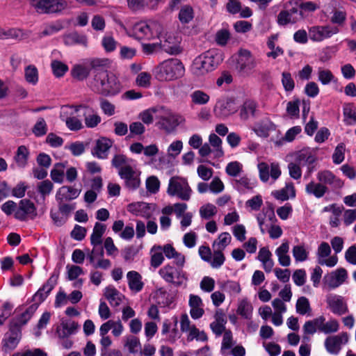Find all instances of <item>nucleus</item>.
<instances>
[{
	"label": "nucleus",
	"instance_id": "4d7b16f0",
	"mask_svg": "<svg viewBox=\"0 0 356 356\" xmlns=\"http://www.w3.org/2000/svg\"><path fill=\"white\" fill-rule=\"evenodd\" d=\"M292 254L296 262H302L308 259L309 251L304 245H297L293 247Z\"/></svg>",
	"mask_w": 356,
	"mask_h": 356
},
{
	"label": "nucleus",
	"instance_id": "39448f33",
	"mask_svg": "<svg viewBox=\"0 0 356 356\" xmlns=\"http://www.w3.org/2000/svg\"><path fill=\"white\" fill-rule=\"evenodd\" d=\"M184 74V67L181 62L176 58L163 61L159 67L158 75L159 79L171 81L182 76Z\"/></svg>",
	"mask_w": 356,
	"mask_h": 356
},
{
	"label": "nucleus",
	"instance_id": "69168bd1",
	"mask_svg": "<svg viewBox=\"0 0 356 356\" xmlns=\"http://www.w3.org/2000/svg\"><path fill=\"white\" fill-rule=\"evenodd\" d=\"M216 213L217 209L216 206L210 203L202 206L200 209V215L204 219H210L215 216Z\"/></svg>",
	"mask_w": 356,
	"mask_h": 356
},
{
	"label": "nucleus",
	"instance_id": "774afa93",
	"mask_svg": "<svg viewBox=\"0 0 356 356\" xmlns=\"http://www.w3.org/2000/svg\"><path fill=\"white\" fill-rule=\"evenodd\" d=\"M243 170V165L238 161L229 163L226 168V173L231 177H237Z\"/></svg>",
	"mask_w": 356,
	"mask_h": 356
},
{
	"label": "nucleus",
	"instance_id": "20e7f679",
	"mask_svg": "<svg viewBox=\"0 0 356 356\" xmlns=\"http://www.w3.org/2000/svg\"><path fill=\"white\" fill-rule=\"evenodd\" d=\"M167 193L170 196L177 197L181 200L188 201L191 199L192 189L186 179L175 176L169 180Z\"/></svg>",
	"mask_w": 356,
	"mask_h": 356
},
{
	"label": "nucleus",
	"instance_id": "a878e982",
	"mask_svg": "<svg viewBox=\"0 0 356 356\" xmlns=\"http://www.w3.org/2000/svg\"><path fill=\"white\" fill-rule=\"evenodd\" d=\"M36 310V305L29 306L21 314L13 318L10 325H12V327L21 330V327L28 323Z\"/></svg>",
	"mask_w": 356,
	"mask_h": 356
},
{
	"label": "nucleus",
	"instance_id": "f704fd0d",
	"mask_svg": "<svg viewBox=\"0 0 356 356\" xmlns=\"http://www.w3.org/2000/svg\"><path fill=\"white\" fill-rule=\"evenodd\" d=\"M104 295L112 307L119 306L124 298V296L113 286L106 287Z\"/></svg>",
	"mask_w": 356,
	"mask_h": 356
},
{
	"label": "nucleus",
	"instance_id": "58836bf2",
	"mask_svg": "<svg viewBox=\"0 0 356 356\" xmlns=\"http://www.w3.org/2000/svg\"><path fill=\"white\" fill-rule=\"evenodd\" d=\"M275 129V125L268 120H262L255 124L253 128L256 134L260 137L266 138L270 131Z\"/></svg>",
	"mask_w": 356,
	"mask_h": 356
},
{
	"label": "nucleus",
	"instance_id": "f257e3e1",
	"mask_svg": "<svg viewBox=\"0 0 356 356\" xmlns=\"http://www.w3.org/2000/svg\"><path fill=\"white\" fill-rule=\"evenodd\" d=\"M94 90L103 96L113 97L122 90L119 79L112 72H100L95 76Z\"/></svg>",
	"mask_w": 356,
	"mask_h": 356
},
{
	"label": "nucleus",
	"instance_id": "72a5a7b5",
	"mask_svg": "<svg viewBox=\"0 0 356 356\" xmlns=\"http://www.w3.org/2000/svg\"><path fill=\"white\" fill-rule=\"evenodd\" d=\"M127 279L129 289L134 293L140 292L144 286L142 276L135 270H131L127 274Z\"/></svg>",
	"mask_w": 356,
	"mask_h": 356
},
{
	"label": "nucleus",
	"instance_id": "13d9d810",
	"mask_svg": "<svg viewBox=\"0 0 356 356\" xmlns=\"http://www.w3.org/2000/svg\"><path fill=\"white\" fill-rule=\"evenodd\" d=\"M29 154V152L25 146L22 145L18 147L15 159L19 167L24 168L26 166Z\"/></svg>",
	"mask_w": 356,
	"mask_h": 356
},
{
	"label": "nucleus",
	"instance_id": "a211bd4d",
	"mask_svg": "<svg viewBox=\"0 0 356 356\" xmlns=\"http://www.w3.org/2000/svg\"><path fill=\"white\" fill-rule=\"evenodd\" d=\"M83 110L85 124L88 128L96 127L101 122V117L91 107L86 104L74 106V112Z\"/></svg>",
	"mask_w": 356,
	"mask_h": 356
},
{
	"label": "nucleus",
	"instance_id": "2eb2a0df",
	"mask_svg": "<svg viewBox=\"0 0 356 356\" xmlns=\"http://www.w3.org/2000/svg\"><path fill=\"white\" fill-rule=\"evenodd\" d=\"M317 149L311 147H305L295 154V161L302 166L307 165L308 175L314 170V163L317 159Z\"/></svg>",
	"mask_w": 356,
	"mask_h": 356
},
{
	"label": "nucleus",
	"instance_id": "e433bc0d",
	"mask_svg": "<svg viewBox=\"0 0 356 356\" xmlns=\"http://www.w3.org/2000/svg\"><path fill=\"white\" fill-rule=\"evenodd\" d=\"M90 70L88 62L84 61L75 64L72 68L71 74L74 79L82 81L89 76Z\"/></svg>",
	"mask_w": 356,
	"mask_h": 356
},
{
	"label": "nucleus",
	"instance_id": "f8f14e48",
	"mask_svg": "<svg viewBox=\"0 0 356 356\" xmlns=\"http://www.w3.org/2000/svg\"><path fill=\"white\" fill-rule=\"evenodd\" d=\"M327 309L334 314L342 316L348 313V306L345 298L339 295L329 293L325 297Z\"/></svg>",
	"mask_w": 356,
	"mask_h": 356
},
{
	"label": "nucleus",
	"instance_id": "9b49d317",
	"mask_svg": "<svg viewBox=\"0 0 356 356\" xmlns=\"http://www.w3.org/2000/svg\"><path fill=\"white\" fill-rule=\"evenodd\" d=\"M156 38L159 40L161 49L166 53L177 54L180 52L179 39L172 33L165 31L164 28L159 35L156 36Z\"/></svg>",
	"mask_w": 356,
	"mask_h": 356
},
{
	"label": "nucleus",
	"instance_id": "680f3d73",
	"mask_svg": "<svg viewBox=\"0 0 356 356\" xmlns=\"http://www.w3.org/2000/svg\"><path fill=\"white\" fill-rule=\"evenodd\" d=\"M344 121L348 125L356 124V111L351 105H347L343 108Z\"/></svg>",
	"mask_w": 356,
	"mask_h": 356
},
{
	"label": "nucleus",
	"instance_id": "0e129e2a",
	"mask_svg": "<svg viewBox=\"0 0 356 356\" xmlns=\"http://www.w3.org/2000/svg\"><path fill=\"white\" fill-rule=\"evenodd\" d=\"M296 312L297 313L305 315L311 311L310 304L309 300L305 297H300L296 302Z\"/></svg>",
	"mask_w": 356,
	"mask_h": 356
},
{
	"label": "nucleus",
	"instance_id": "c85d7f7f",
	"mask_svg": "<svg viewBox=\"0 0 356 356\" xmlns=\"http://www.w3.org/2000/svg\"><path fill=\"white\" fill-rule=\"evenodd\" d=\"M318 181L323 185H330L334 188H341L343 186V182L334 175V174L329 170L319 171L316 175Z\"/></svg>",
	"mask_w": 356,
	"mask_h": 356
},
{
	"label": "nucleus",
	"instance_id": "6ab92c4d",
	"mask_svg": "<svg viewBox=\"0 0 356 356\" xmlns=\"http://www.w3.org/2000/svg\"><path fill=\"white\" fill-rule=\"evenodd\" d=\"M257 220L262 234H264L271 224L276 220L274 209L272 207H264L257 215Z\"/></svg>",
	"mask_w": 356,
	"mask_h": 356
},
{
	"label": "nucleus",
	"instance_id": "5fc2aeb1",
	"mask_svg": "<svg viewBox=\"0 0 356 356\" xmlns=\"http://www.w3.org/2000/svg\"><path fill=\"white\" fill-rule=\"evenodd\" d=\"M124 346L130 353L135 354L140 349L141 344L138 337L129 335L125 337Z\"/></svg>",
	"mask_w": 356,
	"mask_h": 356
},
{
	"label": "nucleus",
	"instance_id": "a18cd8bd",
	"mask_svg": "<svg viewBox=\"0 0 356 356\" xmlns=\"http://www.w3.org/2000/svg\"><path fill=\"white\" fill-rule=\"evenodd\" d=\"M232 236L228 232H222L219 234L218 238L213 243V250L223 251L225 248L231 243Z\"/></svg>",
	"mask_w": 356,
	"mask_h": 356
},
{
	"label": "nucleus",
	"instance_id": "412c9836",
	"mask_svg": "<svg viewBox=\"0 0 356 356\" xmlns=\"http://www.w3.org/2000/svg\"><path fill=\"white\" fill-rule=\"evenodd\" d=\"M74 112V106H65L62 108L60 118L65 122V124L71 131H78L83 128L81 121L76 117H68L67 115L73 114Z\"/></svg>",
	"mask_w": 356,
	"mask_h": 356
},
{
	"label": "nucleus",
	"instance_id": "8fccbe9b",
	"mask_svg": "<svg viewBox=\"0 0 356 356\" xmlns=\"http://www.w3.org/2000/svg\"><path fill=\"white\" fill-rule=\"evenodd\" d=\"M318 80L324 86L337 81L334 75L330 70L323 67L318 69Z\"/></svg>",
	"mask_w": 356,
	"mask_h": 356
},
{
	"label": "nucleus",
	"instance_id": "c9c22d12",
	"mask_svg": "<svg viewBox=\"0 0 356 356\" xmlns=\"http://www.w3.org/2000/svg\"><path fill=\"white\" fill-rule=\"evenodd\" d=\"M163 253L168 259H174L175 264L179 267H182L185 263V257L176 250L170 244H165L161 246Z\"/></svg>",
	"mask_w": 356,
	"mask_h": 356
},
{
	"label": "nucleus",
	"instance_id": "37998d69",
	"mask_svg": "<svg viewBox=\"0 0 356 356\" xmlns=\"http://www.w3.org/2000/svg\"><path fill=\"white\" fill-rule=\"evenodd\" d=\"M191 103L194 105H206L210 101V96L202 90H195L190 95Z\"/></svg>",
	"mask_w": 356,
	"mask_h": 356
},
{
	"label": "nucleus",
	"instance_id": "de8ad7c7",
	"mask_svg": "<svg viewBox=\"0 0 356 356\" xmlns=\"http://www.w3.org/2000/svg\"><path fill=\"white\" fill-rule=\"evenodd\" d=\"M151 266L158 268L164 261L161 245H154L151 249Z\"/></svg>",
	"mask_w": 356,
	"mask_h": 356
},
{
	"label": "nucleus",
	"instance_id": "603ef678",
	"mask_svg": "<svg viewBox=\"0 0 356 356\" xmlns=\"http://www.w3.org/2000/svg\"><path fill=\"white\" fill-rule=\"evenodd\" d=\"M178 17L181 24H188L194 17L193 8L189 5H184L181 6Z\"/></svg>",
	"mask_w": 356,
	"mask_h": 356
},
{
	"label": "nucleus",
	"instance_id": "5701e85b",
	"mask_svg": "<svg viewBox=\"0 0 356 356\" xmlns=\"http://www.w3.org/2000/svg\"><path fill=\"white\" fill-rule=\"evenodd\" d=\"M113 141L107 138L102 137L96 140L92 154L99 159H105L108 157V151L113 145Z\"/></svg>",
	"mask_w": 356,
	"mask_h": 356
},
{
	"label": "nucleus",
	"instance_id": "7ed1b4c3",
	"mask_svg": "<svg viewBox=\"0 0 356 356\" xmlns=\"http://www.w3.org/2000/svg\"><path fill=\"white\" fill-rule=\"evenodd\" d=\"M163 25L157 21L140 22L132 29L133 35L137 39L152 40L163 31Z\"/></svg>",
	"mask_w": 356,
	"mask_h": 356
},
{
	"label": "nucleus",
	"instance_id": "423d86ee",
	"mask_svg": "<svg viewBox=\"0 0 356 356\" xmlns=\"http://www.w3.org/2000/svg\"><path fill=\"white\" fill-rule=\"evenodd\" d=\"M258 59L248 49H241L236 59V70L242 75L249 76L256 72Z\"/></svg>",
	"mask_w": 356,
	"mask_h": 356
},
{
	"label": "nucleus",
	"instance_id": "b1692460",
	"mask_svg": "<svg viewBox=\"0 0 356 356\" xmlns=\"http://www.w3.org/2000/svg\"><path fill=\"white\" fill-rule=\"evenodd\" d=\"M79 328L78 323L67 319H61L60 325L57 327L56 332L60 338L65 339L77 332Z\"/></svg>",
	"mask_w": 356,
	"mask_h": 356
},
{
	"label": "nucleus",
	"instance_id": "4be33fe9",
	"mask_svg": "<svg viewBox=\"0 0 356 356\" xmlns=\"http://www.w3.org/2000/svg\"><path fill=\"white\" fill-rule=\"evenodd\" d=\"M347 278V272L344 268H339L324 277L325 284L330 289L341 286Z\"/></svg>",
	"mask_w": 356,
	"mask_h": 356
},
{
	"label": "nucleus",
	"instance_id": "9d476101",
	"mask_svg": "<svg viewBox=\"0 0 356 356\" xmlns=\"http://www.w3.org/2000/svg\"><path fill=\"white\" fill-rule=\"evenodd\" d=\"M159 273L165 282L172 283L177 286L182 285L187 280L185 273L181 270L177 269L170 265L162 267Z\"/></svg>",
	"mask_w": 356,
	"mask_h": 356
},
{
	"label": "nucleus",
	"instance_id": "6e6552de",
	"mask_svg": "<svg viewBox=\"0 0 356 356\" xmlns=\"http://www.w3.org/2000/svg\"><path fill=\"white\" fill-rule=\"evenodd\" d=\"M31 5L40 14H53L61 12L66 7L63 0H30Z\"/></svg>",
	"mask_w": 356,
	"mask_h": 356
},
{
	"label": "nucleus",
	"instance_id": "1a4fd4ad",
	"mask_svg": "<svg viewBox=\"0 0 356 356\" xmlns=\"http://www.w3.org/2000/svg\"><path fill=\"white\" fill-rule=\"evenodd\" d=\"M302 17V11L299 9V4L297 2L290 1L286 9L279 13L277 22L280 25L285 26L289 24H295Z\"/></svg>",
	"mask_w": 356,
	"mask_h": 356
},
{
	"label": "nucleus",
	"instance_id": "e2e57ef3",
	"mask_svg": "<svg viewBox=\"0 0 356 356\" xmlns=\"http://www.w3.org/2000/svg\"><path fill=\"white\" fill-rule=\"evenodd\" d=\"M25 79L31 84L35 85L38 81V73L37 68L33 65H29L24 72Z\"/></svg>",
	"mask_w": 356,
	"mask_h": 356
},
{
	"label": "nucleus",
	"instance_id": "bb28decb",
	"mask_svg": "<svg viewBox=\"0 0 356 356\" xmlns=\"http://www.w3.org/2000/svg\"><path fill=\"white\" fill-rule=\"evenodd\" d=\"M20 339L21 330L17 328H13L10 325L9 332L6 333L3 340L5 350L8 351L15 349L19 343Z\"/></svg>",
	"mask_w": 356,
	"mask_h": 356
},
{
	"label": "nucleus",
	"instance_id": "4468645a",
	"mask_svg": "<svg viewBox=\"0 0 356 356\" xmlns=\"http://www.w3.org/2000/svg\"><path fill=\"white\" fill-rule=\"evenodd\" d=\"M259 176L261 181L266 183L270 177L276 181L281 175L282 171L278 163L273 162L269 165L267 163L261 162L257 165Z\"/></svg>",
	"mask_w": 356,
	"mask_h": 356
},
{
	"label": "nucleus",
	"instance_id": "6e6d98bb",
	"mask_svg": "<svg viewBox=\"0 0 356 356\" xmlns=\"http://www.w3.org/2000/svg\"><path fill=\"white\" fill-rule=\"evenodd\" d=\"M159 108H151L143 111L139 114V119L146 124H150L154 122V119L158 118Z\"/></svg>",
	"mask_w": 356,
	"mask_h": 356
},
{
	"label": "nucleus",
	"instance_id": "c756f323",
	"mask_svg": "<svg viewBox=\"0 0 356 356\" xmlns=\"http://www.w3.org/2000/svg\"><path fill=\"white\" fill-rule=\"evenodd\" d=\"M81 193V190L72 186H63L56 192V199L58 202L76 199Z\"/></svg>",
	"mask_w": 356,
	"mask_h": 356
},
{
	"label": "nucleus",
	"instance_id": "3c124183",
	"mask_svg": "<svg viewBox=\"0 0 356 356\" xmlns=\"http://www.w3.org/2000/svg\"><path fill=\"white\" fill-rule=\"evenodd\" d=\"M64 43L68 46L75 44H82L86 46L87 44V39L86 36L79 35L77 33H72L64 37Z\"/></svg>",
	"mask_w": 356,
	"mask_h": 356
},
{
	"label": "nucleus",
	"instance_id": "2f4dec72",
	"mask_svg": "<svg viewBox=\"0 0 356 356\" xmlns=\"http://www.w3.org/2000/svg\"><path fill=\"white\" fill-rule=\"evenodd\" d=\"M257 259L261 262L263 268L266 273L272 271L275 262L272 259V253L268 248L263 247L259 250Z\"/></svg>",
	"mask_w": 356,
	"mask_h": 356
},
{
	"label": "nucleus",
	"instance_id": "79ce46f5",
	"mask_svg": "<svg viewBox=\"0 0 356 356\" xmlns=\"http://www.w3.org/2000/svg\"><path fill=\"white\" fill-rule=\"evenodd\" d=\"M257 111V104L252 100L244 102L240 111V117L243 120H246L250 117H254Z\"/></svg>",
	"mask_w": 356,
	"mask_h": 356
},
{
	"label": "nucleus",
	"instance_id": "052dcab7",
	"mask_svg": "<svg viewBox=\"0 0 356 356\" xmlns=\"http://www.w3.org/2000/svg\"><path fill=\"white\" fill-rule=\"evenodd\" d=\"M53 188L54 184L49 179L40 181L37 184V191L43 199H44L51 193Z\"/></svg>",
	"mask_w": 356,
	"mask_h": 356
},
{
	"label": "nucleus",
	"instance_id": "49530a36",
	"mask_svg": "<svg viewBox=\"0 0 356 356\" xmlns=\"http://www.w3.org/2000/svg\"><path fill=\"white\" fill-rule=\"evenodd\" d=\"M209 143L213 147V154L216 158L222 157L224 152L222 148V140L215 134H211L209 138Z\"/></svg>",
	"mask_w": 356,
	"mask_h": 356
},
{
	"label": "nucleus",
	"instance_id": "dca6fc26",
	"mask_svg": "<svg viewBox=\"0 0 356 356\" xmlns=\"http://www.w3.org/2000/svg\"><path fill=\"white\" fill-rule=\"evenodd\" d=\"M234 102L227 97L219 98L213 108L215 115L219 118L225 119L236 111Z\"/></svg>",
	"mask_w": 356,
	"mask_h": 356
},
{
	"label": "nucleus",
	"instance_id": "4c0bfd02",
	"mask_svg": "<svg viewBox=\"0 0 356 356\" xmlns=\"http://www.w3.org/2000/svg\"><path fill=\"white\" fill-rule=\"evenodd\" d=\"M326 186L314 181H310L305 186V191L307 194L314 195L316 198H321L327 192Z\"/></svg>",
	"mask_w": 356,
	"mask_h": 356
},
{
	"label": "nucleus",
	"instance_id": "473e14b6",
	"mask_svg": "<svg viewBox=\"0 0 356 356\" xmlns=\"http://www.w3.org/2000/svg\"><path fill=\"white\" fill-rule=\"evenodd\" d=\"M289 244L288 241L283 242L275 251L280 265L287 267L291 264V258L289 254Z\"/></svg>",
	"mask_w": 356,
	"mask_h": 356
},
{
	"label": "nucleus",
	"instance_id": "ea45409f",
	"mask_svg": "<svg viewBox=\"0 0 356 356\" xmlns=\"http://www.w3.org/2000/svg\"><path fill=\"white\" fill-rule=\"evenodd\" d=\"M273 195L277 199L282 201H285L289 198H294L296 197V190L293 184L288 183L285 187L280 190L273 191Z\"/></svg>",
	"mask_w": 356,
	"mask_h": 356
},
{
	"label": "nucleus",
	"instance_id": "cd10ccee",
	"mask_svg": "<svg viewBox=\"0 0 356 356\" xmlns=\"http://www.w3.org/2000/svg\"><path fill=\"white\" fill-rule=\"evenodd\" d=\"M188 305L190 307V314L193 319H199L204 315L203 302L199 296L191 294L189 296Z\"/></svg>",
	"mask_w": 356,
	"mask_h": 356
},
{
	"label": "nucleus",
	"instance_id": "338daca9",
	"mask_svg": "<svg viewBox=\"0 0 356 356\" xmlns=\"http://www.w3.org/2000/svg\"><path fill=\"white\" fill-rule=\"evenodd\" d=\"M54 74L57 77L63 76L68 70V67L63 63L54 60L51 64Z\"/></svg>",
	"mask_w": 356,
	"mask_h": 356
},
{
	"label": "nucleus",
	"instance_id": "7c9ffc66",
	"mask_svg": "<svg viewBox=\"0 0 356 356\" xmlns=\"http://www.w3.org/2000/svg\"><path fill=\"white\" fill-rule=\"evenodd\" d=\"M227 318L222 309H218L214 314V321L210 325L213 332L217 336H220L225 330V324Z\"/></svg>",
	"mask_w": 356,
	"mask_h": 356
},
{
	"label": "nucleus",
	"instance_id": "a19ab883",
	"mask_svg": "<svg viewBox=\"0 0 356 356\" xmlns=\"http://www.w3.org/2000/svg\"><path fill=\"white\" fill-rule=\"evenodd\" d=\"M236 313L241 317L248 320H250L253 313L252 305L247 298L239 300L238 302Z\"/></svg>",
	"mask_w": 356,
	"mask_h": 356
},
{
	"label": "nucleus",
	"instance_id": "aec40b11",
	"mask_svg": "<svg viewBox=\"0 0 356 356\" xmlns=\"http://www.w3.org/2000/svg\"><path fill=\"white\" fill-rule=\"evenodd\" d=\"M57 277L51 276L47 282L33 295L31 305H36L37 309L39 305L47 298L51 290L56 284Z\"/></svg>",
	"mask_w": 356,
	"mask_h": 356
},
{
	"label": "nucleus",
	"instance_id": "393cba45",
	"mask_svg": "<svg viewBox=\"0 0 356 356\" xmlns=\"http://www.w3.org/2000/svg\"><path fill=\"white\" fill-rule=\"evenodd\" d=\"M27 216H36L34 204L29 200L24 199L19 202V208L15 212V217L20 220L26 219Z\"/></svg>",
	"mask_w": 356,
	"mask_h": 356
},
{
	"label": "nucleus",
	"instance_id": "f03ea898",
	"mask_svg": "<svg viewBox=\"0 0 356 356\" xmlns=\"http://www.w3.org/2000/svg\"><path fill=\"white\" fill-rule=\"evenodd\" d=\"M222 60V54L211 49L197 56L192 65V71L197 76L204 75L213 70Z\"/></svg>",
	"mask_w": 356,
	"mask_h": 356
},
{
	"label": "nucleus",
	"instance_id": "f3484780",
	"mask_svg": "<svg viewBox=\"0 0 356 356\" xmlns=\"http://www.w3.org/2000/svg\"><path fill=\"white\" fill-rule=\"evenodd\" d=\"M348 339L349 337L346 332L329 337L325 341L326 350L331 354L337 355L339 353L342 346L348 343Z\"/></svg>",
	"mask_w": 356,
	"mask_h": 356
},
{
	"label": "nucleus",
	"instance_id": "0eeeda50",
	"mask_svg": "<svg viewBox=\"0 0 356 356\" xmlns=\"http://www.w3.org/2000/svg\"><path fill=\"white\" fill-rule=\"evenodd\" d=\"M158 119L159 129L168 134L173 132L183 121L181 115L163 107L159 108Z\"/></svg>",
	"mask_w": 356,
	"mask_h": 356
},
{
	"label": "nucleus",
	"instance_id": "c03bdc74",
	"mask_svg": "<svg viewBox=\"0 0 356 356\" xmlns=\"http://www.w3.org/2000/svg\"><path fill=\"white\" fill-rule=\"evenodd\" d=\"M105 225L100 222H96L93 227L92 233L90 236L91 244L94 246L102 243V237L106 231Z\"/></svg>",
	"mask_w": 356,
	"mask_h": 356
},
{
	"label": "nucleus",
	"instance_id": "bf43d9fd",
	"mask_svg": "<svg viewBox=\"0 0 356 356\" xmlns=\"http://www.w3.org/2000/svg\"><path fill=\"white\" fill-rule=\"evenodd\" d=\"M64 169L65 165L61 163H58L54 165L50 173L51 178L54 182L60 184L63 181Z\"/></svg>",
	"mask_w": 356,
	"mask_h": 356
},
{
	"label": "nucleus",
	"instance_id": "09e8293b",
	"mask_svg": "<svg viewBox=\"0 0 356 356\" xmlns=\"http://www.w3.org/2000/svg\"><path fill=\"white\" fill-rule=\"evenodd\" d=\"M154 298L156 299V304L161 307H169L172 302L169 293L163 289L156 290Z\"/></svg>",
	"mask_w": 356,
	"mask_h": 356
},
{
	"label": "nucleus",
	"instance_id": "864d4df0",
	"mask_svg": "<svg viewBox=\"0 0 356 356\" xmlns=\"http://www.w3.org/2000/svg\"><path fill=\"white\" fill-rule=\"evenodd\" d=\"M220 288L231 296L237 295L241 291L239 283L233 280H227L220 283Z\"/></svg>",
	"mask_w": 356,
	"mask_h": 356
},
{
	"label": "nucleus",
	"instance_id": "ddd939ff",
	"mask_svg": "<svg viewBox=\"0 0 356 356\" xmlns=\"http://www.w3.org/2000/svg\"><path fill=\"white\" fill-rule=\"evenodd\" d=\"M339 32V29L337 26L331 25L314 26L309 29V37L314 42H322L330 38Z\"/></svg>",
	"mask_w": 356,
	"mask_h": 356
}]
</instances>
